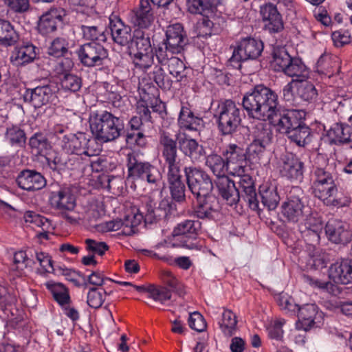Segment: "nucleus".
<instances>
[{
	"label": "nucleus",
	"instance_id": "nucleus-1",
	"mask_svg": "<svg viewBox=\"0 0 352 352\" xmlns=\"http://www.w3.org/2000/svg\"><path fill=\"white\" fill-rule=\"evenodd\" d=\"M242 106L250 118L269 120L280 133L287 134L302 124L305 113L302 111L278 108V95L264 85H257L243 97Z\"/></svg>",
	"mask_w": 352,
	"mask_h": 352
},
{
	"label": "nucleus",
	"instance_id": "nucleus-2",
	"mask_svg": "<svg viewBox=\"0 0 352 352\" xmlns=\"http://www.w3.org/2000/svg\"><path fill=\"white\" fill-rule=\"evenodd\" d=\"M176 212V205L173 202L168 200H162L158 207L152 208L149 206L144 216L141 213H134L133 219L128 215L122 223L124 226L122 232L125 235H131L135 233V228L144 219L146 223L152 224L160 220L169 219L171 216L175 215ZM121 226L120 221H110L107 224L108 229L111 230H117L120 229Z\"/></svg>",
	"mask_w": 352,
	"mask_h": 352
},
{
	"label": "nucleus",
	"instance_id": "nucleus-3",
	"mask_svg": "<svg viewBox=\"0 0 352 352\" xmlns=\"http://www.w3.org/2000/svg\"><path fill=\"white\" fill-rule=\"evenodd\" d=\"M89 125L93 135L102 142L116 140L124 132L123 120L107 111L91 113Z\"/></svg>",
	"mask_w": 352,
	"mask_h": 352
},
{
	"label": "nucleus",
	"instance_id": "nucleus-4",
	"mask_svg": "<svg viewBox=\"0 0 352 352\" xmlns=\"http://www.w3.org/2000/svg\"><path fill=\"white\" fill-rule=\"evenodd\" d=\"M126 182L133 184L135 182H146L157 187L162 180L160 168L150 162L142 160L140 156L130 152L126 155Z\"/></svg>",
	"mask_w": 352,
	"mask_h": 352
},
{
	"label": "nucleus",
	"instance_id": "nucleus-5",
	"mask_svg": "<svg viewBox=\"0 0 352 352\" xmlns=\"http://www.w3.org/2000/svg\"><path fill=\"white\" fill-rule=\"evenodd\" d=\"M214 118L221 135H232L241 124V111L234 101L221 100L214 110Z\"/></svg>",
	"mask_w": 352,
	"mask_h": 352
},
{
	"label": "nucleus",
	"instance_id": "nucleus-6",
	"mask_svg": "<svg viewBox=\"0 0 352 352\" xmlns=\"http://www.w3.org/2000/svg\"><path fill=\"white\" fill-rule=\"evenodd\" d=\"M273 65L275 71L281 72L298 82L304 81L309 75V69L302 60L298 57L292 56L284 47L274 50Z\"/></svg>",
	"mask_w": 352,
	"mask_h": 352
},
{
	"label": "nucleus",
	"instance_id": "nucleus-7",
	"mask_svg": "<svg viewBox=\"0 0 352 352\" xmlns=\"http://www.w3.org/2000/svg\"><path fill=\"white\" fill-rule=\"evenodd\" d=\"M188 38L184 25L180 23L170 24L166 27V38L155 48V54L161 50L165 54L182 53L188 44Z\"/></svg>",
	"mask_w": 352,
	"mask_h": 352
},
{
	"label": "nucleus",
	"instance_id": "nucleus-8",
	"mask_svg": "<svg viewBox=\"0 0 352 352\" xmlns=\"http://www.w3.org/2000/svg\"><path fill=\"white\" fill-rule=\"evenodd\" d=\"M201 223L199 221L185 220L178 223L173 229V246L182 247L189 250H198L197 236Z\"/></svg>",
	"mask_w": 352,
	"mask_h": 352
},
{
	"label": "nucleus",
	"instance_id": "nucleus-9",
	"mask_svg": "<svg viewBox=\"0 0 352 352\" xmlns=\"http://www.w3.org/2000/svg\"><path fill=\"white\" fill-rule=\"evenodd\" d=\"M184 173L188 188L195 197L211 194L213 183L210 176L203 169L195 166H185Z\"/></svg>",
	"mask_w": 352,
	"mask_h": 352
},
{
	"label": "nucleus",
	"instance_id": "nucleus-10",
	"mask_svg": "<svg viewBox=\"0 0 352 352\" xmlns=\"http://www.w3.org/2000/svg\"><path fill=\"white\" fill-rule=\"evenodd\" d=\"M58 91L57 83L49 79L34 88L26 89L23 94L25 102L29 103L35 109H39L51 103L56 98Z\"/></svg>",
	"mask_w": 352,
	"mask_h": 352
},
{
	"label": "nucleus",
	"instance_id": "nucleus-11",
	"mask_svg": "<svg viewBox=\"0 0 352 352\" xmlns=\"http://www.w3.org/2000/svg\"><path fill=\"white\" fill-rule=\"evenodd\" d=\"M179 137L166 130H160L157 148L167 166V170L181 168L178 159L177 142Z\"/></svg>",
	"mask_w": 352,
	"mask_h": 352
},
{
	"label": "nucleus",
	"instance_id": "nucleus-12",
	"mask_svg": "<svg viewBox=\"0 0 352 352\" xmlns=\"http://www.w3.org/2000/svg\"><path fill=\"white\" fill-rule=\"evenodd\" d=\"M76 54L82 65L87 67L102 66L108 58L107 50L96 42L81 45Z\"/></svg>",
	"mask_w": 352,
	"mask_h": 352
},
{
	"label": "nucleus",
	"instance_id": "nucleus-13",
	"mask_svg": "<svg viewBox=\"0 0 352 352\" xmlns=\"http://www.w3.org/2000/svg\"><path fill=\"white\" fill-rule=\"evenodd\" d=\"M302 199L303 190L300 187H293L281 206V214L287 221L296 223L303 217L305 204Z\"/></svg>",
	"mask_w": 352,
	"mask_h": 352
},
{
	"label": "nucleus",
	"instance_id": "nucleus-14",
	"mask_svg": "<svg viewBox=\"0 0 352 352\" xmlns=\"http://www.w3.org/2000/svg\"><path fill=\"white\" fill-rule=\"evenodd\" d=\"M263 43L252 37L241 39L234 50L232 56L229 59L230 63L239 64L241 61L249 59H256L263 50Z\"/></svg>",
	"mask_w": 352,
	"mask_h": 352
},
{
	"label": "nucleus",
	"instance_id": "nucleus-15",
	"mask_svg": "<svg viewBox=\"0 0 352 352\" xmlns=\"http://www.w3.org/2000/svg\"><path fill=\"white\" fill-rule=\"evenodd\" d=\"M311 188L314 196L322 200L327 206L342 208L349 206L351 202L349 197L341 192L338 195L334 182L312 186Z\"/></svg>",
	"mask_w": 352,
	"mask_h": 352
},
{
	"label": "nucleus",
	"instance_id": "nucleus-16",
	"mask_svg": "<svg viewBox=\"0 0 352 352\" xmlns=\"http://www.w3.org/2000/svg\"><path fill=\"white\" fill-rule=\"evenodd\" d=\"M278 168L283 177L290 180L301 182L303 179L304 163L292 153L285 152L280 155Z\"/></svg>",
	"mask_w": 352,
	"mask_h": 352
},
{
	"label": "nucleus",
	"instance_id": "nucleus-17",
	"mask_svg": "<svg viewBox=\"0 0 352 352\" xmlns=\"http://www.w3.org/2000/svg\"><path fill=\"white\" fill-rule=\"evenodd\" d=\"M259 14L263 29L270 33H279L284 30L283 16L273 3L268 2L260 6Z\"/></svg>",
	"mask_w": 352,
	"mask_h": 352
},
{
	"label": "nucleus",
	"instance_id": "nucleus-18",
	"mask_svg": "<svg viewBox=\"0 0 352 352\" xmlns=\"http://www.w3.org/2000/svg\"><path fill=\"white\" fill-rule=\"evenodd\" d=\"M93 142L84 133L65 135L61 142L62 148L68 153H76L94 156V151L91 149L90 143Z\"/></svg>",
	"mask_w": 352,
	"mask_h": 352
},
{
	"label": "nucleus",
	"instance_id": "nucleus-19",
	"mask_svg": "<svg viewBox=\"0 0 352 352\" xmlns=\"http://www.w3.org/2000/svg\"><path fill=\"white\" fill-rule=\"evenodd\" d=\"M66 16L65 10L60 7H52L39 18L37 29L40 34L47 35L55 32L57 27L62 24Z\"/></svg>",
	"mask_w": 352,
	"mask_h": 352
},
{
	"label": "nucleus",
	"instance_id": "nucleus-20",
	"mask_svg": "<svg viewBox=\"0 0 352 352\" xmlns=\"http://www.w3.org/2000/svg\"><path fill=\"white\" fill-rule=\"evenodd\" d=\"M325 233L331 242L346 245L352 241V232L349 226L340 219H331L325 226Z\"/></svg>",
	"mask_w": 352,
	"mask_h": 352
},
{
	"label": "nucleus",
	"instance_id": "nucleus-21",
	"mask_svg": "<svg viewBox=\"0 0 352 352\" xmlns=\"http://www.w3.org/2000/svg\"><path fill=\"white\" fill-rule=\"evenodd\" d=\"M160 52V54H155L158 63L161 65H167L169 74L176 78L177 82L186 81L190 69L180 58L174 56L178 53L165 54L162 50Z\"/></svg>",
	"mask_w": 352,
	"mask_h": 352
},
{
	"label": "nucleus",
	"instance_id": "nucleus-22",
	"mask_svg": "<svg viewBox=\"0 0 352 352\" xmlns=\"http://www.w3.org/2000/svg\"><path fill=\"white\" fill-rule=\"evenodd\" d=\"M16 182L20 188L28 192L41 190L47 184L45 177L40 172L28 168L19 173Z\"/></svg>",
	"mask_w": 352,
	"mask_h": 352
},
{
	"label": "nucleus",
	"instance_id": "nucleus-23",
	"mask_svg": "<svg viewBox=\"0 0 352 352\" xmlns=\"http://www.w3.org/2000/svg\"><path fill=\"white\" fill-rule=\"evenodd\" d=\"M109 19V25L113 42L120 46H127L129 47L130 43L134 38L131 26L125 24L116 15H111Z\"/></svg>",
	"mask_w": 352,
	"mask_h": 352
},
{
	"label": "nucleus",
	"instance_id": "nucleus-24",
	"mask_svg": "<svg viewBox=\"0 0 352 352\" xmlns=\"http://www.w3.org/2000/svg\"><path fill=\"white\" fill-rule=\"evenodd\" d=\"M322 315L323 313L318 311V308L315 304H306L300 307L297 314V328L308 331L311 327L318 326L322 322Z\"/></svg>",
	"mask_w": 352,
	"mask_h": 352
},
{
	"label": "nucleus",
	"instance_id": "nucleus-25",
	"mask_svg": "<svg viewBox=\"0 0 352 352\" xmlns=\"http://www.w3.org/2000/svg\"><path fill=\"white\" fill-rule=\"evenodd\" d=\"M197 202L192 208L194 217L200 219H212L219 210L218 200L214 195L196 197Z\"/></svg>",
	"mask_w": 352,
	"mask_h": 352
},
{
	"label": "nucleus",
	"instance_id": "nucleus-26",
	"mask_svg": "<svg viewBox=\"0 0 352 352\" xmlns=\"http://www.w3.org/2000/svg\"><path fill=\"white\" fill-rule=\"evenodd\" d=\"M331 144L340 145L352 142V116L348 122L333 123L327 131Z\"/></svg>",
	"mask_w": 352,
	"mask_h": 352
},
{
	"label": "nucleus",
	"instance_id": "nucleus-27",
	"mask_svg": "<svg viewBox=\"0 0 352 352\" xmlns=\"http://www.w3.org/2000/svg\"><path fill=\"white\" fill-rule=\"evenodd\" d=\"M238 176L239 177L238 184L241 189L242 200L248 204L251 210H260V204L252 177L248 174L241 175L239 173Z\"/></svg>",
	"mask_w": 352,
	"mask_h": 352
},
{
	"label": "nucleus",
	"instance_id": "nucleus-28",
	"mask_svg": "<svg viewBox=\"0 0 352 352\" xmlns=\"http://www.w3.org/2000/svg\"><path fill=\"white\" fill-rule=\"evenodd\" d=\"M131 21L140 28H148L154 21V12L151 0H140L139 5L132 11Z\"/></svg>",
	"mask_w": 352,
	"mask_h": 352
},
{
	"label": "nucleus",
	"instance_id": "nucleus-29",
	"mask_svg": "<svg viewBox=\"0 0 352 352\" xmlns=\"http://www.w3.org/2000/svg\"><path fill=\"white\" fill-rule=\"evenodd\" d=\"M49 201L51 206L61 211H72L76 207V200L71 191L59 187L57 190L50 193Z\"/></svg>",
	"mask_w": 352,
	"mask_h": 352
},
{
	"label": "nucleus",
	"instance_id": "nucleus-30",
	"mask_svg": "<svg viewBox=\"0 0 352 352\" xmlns=\"http://www.w3.org/2000/svg\"><path fill=\"white\" fill-rule=\"evenodd\" d=\"M329 277L336 284L352 283V260L344 259L333 263L329 269Z\"/></svg>",
	"mask_w": 352,
	"mask_h": 352
},
{
	"label": "nucleus",
	"instance_id": "nucleus-31",
	"mask_svg": "<svg viewBox=\"0 0 352 352\" xmlns=\"http://www.w3.org/2000/svg\"><path fill=\"white\" fill-rule=\"evenodd\" d=\"M215 182L219 194L226 201L227 204L233 206L243 201L234 182L228 176L217 179Z\"/></svg>",
	"mask_w": 352,
	"mask_h": 352
},
{
	"label": "nucleus",
	"instance_id": "nucleus-32",
	"mask_svg": "<svg viewBox=\"0 0 352 352\" xmlns=\"http://www.w3.org/2000/svg\"><path fill=\"white\" fill-rule=\"evenodd\" d=\"M167 179L171 197L177 202L186 201V186L182 181L181 168L167 170Z\"/></svg>",
	"mask_w": 352,
	"mask_h": 352
},
{
	"label": "nucleus",
	"instance_id": "nucleus-33",
	"mask_svg": "<svg viewBox=\"0 0 352 352\" xmlns=\"http://www.w3.org/2000/svg\"><path fill=\"white\" fill-rule=\"evenodd\" d=\"M38 49L30 43H23L15 47L10 57L11 63L16 66H24L33 62L37 56Z\"/></svg>",
	"mask_w": 352,
	"mask_h": 352
},
{
	"label": "nucleus",
	"instance_id": "nucleus-34",
	"mask_svg": "<svg viewBox=\"0 0 352 352\" xmlns=\"http://www.w3.org/2000/svg\"><path fill=\"white\" fill-rule=\"evenodd\" d=\"M219 0H186L187 10L192 14L210 17L217 12Z\"/></svg>",
	"mask_w": 352,
	"mask_h": 352
},
{
	"label": "nucleus",
	"instance_id": "nucleus-35",
	"mask_svg": "<svg viewBox=\"0 0 352 352\" xmlns=\"http://www.w3.org/2000/svg\"><path fill=\"white\" fill-rule=\"evenodd\" d=\"M178 144L183 154L192 161H198L205 155L203 146L195 139L186 136L179 137Z\"/></svg>",
	"mask_w": 352,
	"mask_h": 352
},
{
	"label": "nucleus",
	"instance_id": "nucleus-36",
	"mask_svg": "<svg viewBox=\"0 0 352 352\" xmlns=\"http://www.w3.org/2000/svg\"><path fill=\"white\" fill-rule=\"evenodd\" d=\"M223 155L225 157L228 164H236L239 167V172H244L243 164H245L248 158L246 150L243 147L236 144H230L223 151Z\"/></svg>",
	"mask_w": 352,
	"mask_h": 352
},
{
	"label": "nucleus",
	"instance_id": "nucleus-37",
	"mask_svg": "<svg viewBox=\"0 0 352 352\" xmlns=\"http://www.w3.org/2000/svg\"><path fill=\"white\" fill-rule=\"evenodd\" d=\"M259 195L261 198L262 205L269 210L276 208L280 197L277 192V187L272 184H263L259 187Z\"/></svg>",
	"mask_w": 352,
	"mask_h": 352
},
{
	"label": "nucleus",
	"instance_id": "nucleus-38",
	"mask_svg": "<svg viewBox=\"0 0 352 352\" xmlns=\"http://www.w3.org/2000/svg\"><path fill=\"white\" fill-rule=\"evenodd\" d=\"M178 124L182 129L189 131H197L203 125L201 118L195 116L187 105L182 107Z\"/></svg>",
	"mask_w": 352,
	"mask_h": 352
},
{
	"label": "nucleus",
	"instance_id": "nucleus-39",
	"mask_svg": "<svg viewBox=\"0 0 352 352\" xmlns=\"http://www.w3.org/2000/svg\"><path fill=\"white\" fill-rule=\"evenodd\" d=\"M322 224L314 219H309L305 224L300 226V231L305 240L310 244H316L320 241Z\"/></svg>",
	"mask_w": 352,
	"mask_h": 352
},
{
	"label": "nucleus",
	"instance_id": "nucleus-40",
	"mask_svg": "<svg viewBox=\"0 0 352 352\" xmlns=\"http://www.w3.org/2000/svg\"><path fill=\"white\" fill-rule=\"evenodd\" d=\"M28 145L32 153L43 156L47 154L52 146L47 135L42 132H36L29 139Z\"/></svg>",
	"mask_w": 352,
	"mask_h": 352
},
{
	"label": "nucleus",
	"instance_id": "nucleus-41",
	"mask_svg": "<svg viewBox=\"0 0 352 352\" xmlns=\"http://www.w3.org/2000/svg\"><path fill=\"white\" fill-rule=\"evenodd\" d=\"M19 36L10 21L0 19V45L9 47L15 45Z\"/></svg>",
	"mask_w": 352,
	"mask_h": 352
},
{
	"label": "nucleus",
	"instance_id": "nucleus-42",
	"mask_svg": "<svg viewBox=\"0 0 352 352\" xmlns=\"http://www.w3.org/2000/svg\"><path fill=\"white\" fill-rule=\"evenodd\" d=\"M206 165L217 176V179L227 177L228 164L226 159L224 160L221 155L217 153L208 155L206 157Z\"/></svg>",
	"mask_w": 352,
	"mask_h": 352
},
{
	"label": "nucleus",
	"instance_id": "nucleus-43",
	"mask_svg": "<svg viewBox=\"0 0 352 352\" xmlns=\"http://www.w3.org/2000/svg\"><path fill=\"white\" fill-rule=\"evenodd\" d=\"M226 23V20L221 16H219L216 13L210 17H204L199 24V33L198 36H201V30L206 36H210L212 33H217L222 29Z\"/></svg>",
	"mask_w": 352,
	"mask_h": 352
},
{
	"label": "nucleus",
	"instance_id": "nucleus-44",
	"mask_svg": "<svg viewBox=\"0 0 352 352\" xmlns=\"http://www.w3.org/2000/svg\"><path fill=\"white\" fill-rule=\"evenodd\" d=\"M91 157L82 154H67L66 170H85L88 166L94 169L96 162L92 161Z\"/></svg>",
	"mask_w": 352,
	"mask_h": 352
},
{
	"label": "nucleus",
	"instance_id": "nucleus-45",
	"mask_svg": "<svg viewBox=\"0 0 352 352\" xmlns=\"http://www.w3.org/2000/svg\"><path fill=\"white\" fill-rule=\"evenodd\" d=\"M47 289L51 292L54 299L60 305H68L70 296L68 289L62 283L48 281L45 283Z\"/></svg>",
	"mask_w": 352,
	"mask_h": 352
},
{
	"label": "nucleus",
	"instance_id": "nucleus-46",
	"mask_svg": "<svg viewBox=\"0 0 352 352\" xmlns=\"http://www.w3.org/2000/svg\"><path fill=\"white\" fill-rule=\"evenodd\" d=\"M82 38L87 41L105 42L107 36L102 26L89 23L80 25Z\"/></svg>",
	"mask_w": 352,
	"mask_h": 352
},
{
	"label": "nucleus",
	"instance_id": "nucleus-47",
	"mask_svg": "<svg viewBox=\"0 0 352 352\" xmlns=\"http://www.w3.org/2000/svg\"><path fill=\"white\" fill-rule=\"evenodd\" d=\"M252 140L270 146L272 142L273 133L270 124L261 122L252 128Z\"/></svg>",
	"mask_w": 352,
	"mask_h": 352
},
{
	"label": "nucleus",
	"instance_id": "nucleus-48",
	"mask_svg": "<svg viewBox=\"0 0 352 352\" xmlns=\"http://www.w3.org/2000/svg\"><path fill=\"white\" fill-rule=\"evenodd\" d=\"M287 138L299 146H305L310 142V129L304 123L290 130L287 134Z\"/></svg>",
	"mask_w": 352,
	"mask_h": 352
},
{
	"label": "nucleus",
	"instance_id": "nucleus-49",
	"mask_svg": "<svg viewBox=\"0 0 352 352\" xmlns=\"http://www.w3.org/2000/svg\"><path fill=\"white\" fill-rule=\"evenodd\" d=\"M237 320L235 314L230 309H224L222 318L219 322V328L224 335L232 336L236 331Z\"/></svg>",
	"mask_w": 352,
	"mask_h": 352
},
{
	"label": "nucleus",
	"instance_id": "nucleus-50",
	"mask_svg": "<svg viewBox=\"0 0 352 352\" xmlns=\"http://www.w3.org/2000/svg\"><path fill=\"white\" fill-rule=\"evenodd\" d=\"M134 38L130 43L129 46V49H133L135 47L137 52H152L151 40L149 35L144 32L138 30L133 32Z\"/></svg>",
	"mask_w": 352,
	"mask_h": 352
},
{
	"label": "nucleus",
	"instance_id": "nucleus-51",
	"mask_svg": "<svg viewBox=\"0 0 352 352\" xmlns=\"http://www.w3.org/2000/svg\"><path fill=\"white\" fill-rule=\"evenodd\" d=\"M148 76L163 90H170L172 87L173 80L160 65H155L153 71L148 74Z\"/></svg>",
	"mask_w": 352,
	"mask_h": 352
},
{
	"label": "nucleus",
	"instance_id": "nucleus-52",
	"mask_svg": "<svg viewBox=\"0 0 352 352\" xmlns=\"http://www.w3.org/2000/svg\"><path fill=\"white\" fill-rule=\"evenodd\" d=\"M304 280L314 288L320 289L333 296H338L342 292L336 284L331 281H323L310 276H304Z\"/></svg>",
	"mask_w": 352,
	"mask_h": 352
},
{
	"label": "nucleus",
	"instance_id": "nucleus-53",
	"mask_svg": "<svg viewBox=\"0 0 352 352\" xmlns=\"http://www.w3.org/2000/svg\"><path fill=\"white\" fill-rule=\"evenodd\" d=\"M5 138L12 146L23 147L26 143L25 133L18 126L8 127L5 133Z\"/></svg>",
	"mask_w": 352,
	"mask_h": 352
},
{
	"label": "nucleus",
	"instance_id": "nucleus-54",
	"mask_svg": "<svg viewBox=\"0 0 352 352\" xmlns=\"http://www.w3.org/2000/svg\"><path fill=\"white\" fill-rule=\"evenodd\" d=\"M70 43L65 37H56L50 43L48 54L56 58H60L68 54Z\"/></svg>",
	"mask_w": 352,
	"mask_h": 352
},
{
	"label": "nucleus",
	"instance_id": "nucleus-55",
	"mask_svg": "<svg viewBox=\"0 0 352 352\" xmlns=\"http://www.w3.org/2000/svg\"><path fill=\"white\" fill-rule=\"evenodd\" d=\"M111 291L107 292L102 287H91L87 294V302L89 307L98 309L103 304L107 295H109Z\"/></svg>",
	"mask_w": 352,
	"mask_h": 352
},
{
	"label": "nucleus",
	"instance_id": "nucleus-56",
	"mask_svg": "<svg viewBox=\"0 0 352 352\" xmlns=\"http://www.w3.org/2000/svg\"><path fill=\"white\" fill-rule=\"evenodd\" d=\"M296 86L298 96L305 101L312 102L316 100L318 96V91L315 86L305 80L299 81Z\"/></svg>",
	"mask_w": 352,
	"mask_h": 352
},
{
	"label": "nucleus",
	"instance_id": "nucleus-57",
	"mask_svg": "<svg viewBox=\"0 0 352 352\" xmlns=\"http://www.w3.org/2000/svg\"><path fill=\"white\" fill-rule=\"evenodd\" d=\"M171 296V290L167 287L150 285L148 297L155 302L164 305L166 301L170 300Z\"/></svg>",
	"mask_w": 352,
	"mask_h": 352
},
{
	"label": "nucleus",
	"instance_id": "nucleus-58",
	"mask_svg": "<svg viewBox=\"0 0 352 352\" xmlns=\"http://www.w3.org/2000/svg\"><path fill=\"white\" fill-rule=\"evenodd\" d=\"M133 63L136 67L146 72L154 63V54L152 52H136L134 54Z\"/></svg>",
	"mask_w": 352,
	"mask_h": 352
},
{
	"label": "nucleus",
	"instance_id": "nucleus-59",
	"mask_svg": "<svg viewBox=\"0 0 352 352\" xmlns=\"http://www.w3.org/2000/svg\"><path fill=\"white\" fill-rule=\"evenodd\" d=\"M60 85L65 91L76 92L82 85L81 78L72 74H65L61 78Z\"/></svg>",
	"mask_w": 352,
	"mask_h": 352
},
{
	"label": "nucleus",
	"instance_id": "nucleus-60",
	"mask_svg": "<svg viewBox=\"0 0 352 352\" xmlns=\"http://www.w3.org/2000/svg\"><path fill=\"white\" fill-rule=\"evenodd\" d=\"M268 146V145L252 140L245 149L248 160L254 161L260 160Z\"/></svg>",
	"mask_w": 352,
	"mask_h": 352
},
{
	"label": "nucleus",
	"instance_id": "nucleus-61",
	"mask_svg": "<svg viewBox=\"0 0 352 352\" xmlns=\"http://www.w3.org/2000/svg\"><path fill=\"white\" fill-rule=\"evenodd\" d=\"M46 161L52 170L59 172L66 170L67 154L54 153V155L46 157Z\"/></svg>",
	"mask_w": 352,
	"mask_h": 352
},
{
	"label": "nucleus",
	"instance_id": "nucleus-62",
	"mask_svg": "<svg viewBox=\"0 0 352 352\" xmlns=\"http://www.w3.org/2000/svg\"><path fill=\"white\" fill-rule=\"evenodd\" d=\"M125 140L127 144L144 147L147 141L146 136L141 130H128L125 135Z\"/></svg>",
	"mask_w": 352,
	"mask_h": 352
},
{
	"label": "nucleus",
	"instance_id": "nucleus-63",
	"mask_svg": "<svg viewBox=\"0 0 352 352\" xmlns=\"http://www.w3.org/2000/svg\"><path fill=\"white\" fill-rule=\"evenodd\" d=\"M162 279L173 292L177 293L179 296L184 294L185 292L183 285L173 276L172 272L170 271H164L162 274Z\"/></svg>",
	"mask_w": 352,
	"mask_h": 352
},
{
	"label": "nucleus",
	"instance_id": "nucleus-64",
	"mask_svg": "<svg viewBox=\"0 0 352 352\" xmlns=\"http://www.w3.org/2000/svg\"><path fill=\"white\" fill-rule=\"evenodd\" d=\"M285 323V319H273L267 327L269 338L273 340H276V341L281 340L283 335V326Z\"/></svg>",
	"mask_w": 352,
	"mask_h": 352
}]
</instances>
